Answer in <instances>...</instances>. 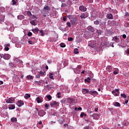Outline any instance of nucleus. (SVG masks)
I'll return each instance as SVG.
<instances>
[{"label":"nucleus","instance_id":"1","mask_svg":"<svg viewBox=\"0 0 129 129\" xmlns=\"http://www.w3.org/2000/svg\"><path fill=\"white\" fill-rule=\"evenodd\" d=\"M45 75H46V72L44 70H42V71H40L39 72V74L36 75L35 77L36 78H40L41 76H42L43 77H44V76H45Z\"/></svg>","mask_w":129,"mask_h":129},{"label":"nucleus","instance_id":"2","mask_svg":"<svg viewBox=\"0 0 129 129\" xmlns=\"http://www.w3.org/2000/svg\"><path fill=\"white\" fill-rule=\"evenodd\" d=\"M0 57L4 58L5 60H9L11 58V55L9 54H0Z\"/></svg>","mask_w":129,"mask_h":129},{"label":"nucleus","instance_id":"3","mask_svg":"<svg viewBox=\"0 0 129 129\" xmlns=\"http://www.w3.org/2000/svg\"><path fill=\"white\" fill-rule=\"evenodd\" d=\"M15 61H16L17 63H18V67H21V66L23 65V61L19 59L18 58H15Z\"/></svg>","mask_w":129,"mask_h":129},{"label":"nucleus","instance_id":"4","mask_svg":"<svg viewBox=\"0 0 129 129\" xmlns=\"http://www.w3.org/2000/svg\"><path fill=\"white\" fill-rule=\"evenodd\" d=\"M50 7L49 6H48L47 5H45L44 7H43V11L44 12V13H49V11H50Z\"/></svg>","mask_w":129,"mask_h":129},{"label":"nucleus","instance_id":"5","mask_svg":"<svg viewBox=\"0 0 129 129\" xmlns=\"http://www.w3.org/2000/svg\"><path fill=\"white\" fill-rule=\"evenodd\" d=\"M60 103L57 102L56 101H52L50 102V106L51 107H54V106H58Z\"/></svg>","mask_w":129,"mask_h":129},{"label":"nucleus","instance_id":"6","mask_svg":"<svg viewBox=\"0 0 129 129\" xmlns=\"http://www.w3.org/2000/svg\"><path fill=\"white\" fill-rule=\"evenodd\" d=\"M7 103H14L15 102L14 98H10L6 100Z\"/></svg>","mask_w":129,"mask_h":129},{"label":"nucleus","instance_id":"7","mask_svg":"<svg viewBox=\"0 0 129 129\" xmlns=\"http://www.w3.org/2000/svg\"><path fill=\"white\" fill-rule=\"evenodd\" d=\"M89 14L87 13H83L80 16L81 19H86V18H88Z\"/></svg>","mask_w":129,"mask_h":129},{"label":"nucleus","instance_id":"8","mask_svg":"<svg viewBox=\"0 0 129 129\" xmlns=\"http://www.w3.org/2000/svg\"><path fill=\"white\" fill-rule=\"evenodd\" d=\"M38 114L39 116H44V115L46 114V112H45V111L43 110H40L39 111H38Z\"/></svg>","mask_w":129,"mask_h":129},{"label":"nucleus","instance_id":"9","mask_svg":"<svg viewBox=\"0 0 129 129\" xmlns=\"http://www.w3.org/2000/svg\"><path fill=\"white\" fill-rule=\"evenodd\" d=\"M17 104L18 106H19V107H21V106H22V105H24V101L22 100L18 101Z\"/></svg>","mask_w":129,"mask_h":129},{"label":"nucleus","instance_id":"10","mask_svg":"<svg viewBox=\"0 0 129 129\" xmlns=\"http://www.w3.org/2000/svg\"><path fill=\"white\" fill-rule=\"evenodd\" d=\"M119 73V70L117 68H114L113 69V74L114 75H116Z\"/></svg>","mask_w":129,"mask_h":129},{"label":"nucleus","instance_id":"11","mask_svg":"<svg viewBox=\"0 0 129 129\" xmlns=\"http://www.w3.org/2000/svg\"><path fill=\"white\" fill-rule=\"evenodd\" d=\"M79 10L81 12H86L87 10V9L86 7H84V6H81L79 7Z\"/></svg>","mask_w":129,"mask_h":129},{"label":"nucleus","instance_id":"12","mask_svg":"<svg viewBox=\"0 0 129 129\" xmlns=\"http://www.w3.org/2000/svg\"><path fill=\"white\" fill-rule=\"evenodd\" d=\"M88 46L92 48H94L96 46V44L94 43L92 41H89Z\"/></svg>","mask_w":129,"mask_h":129},{"label":"nucleus","instance_id":"13","mask_svg":"<svg viewBox=\"0 0 129 129\" xmlns=\"http://www.w3.org/2000/svg\"><path fill=\"white\" fill-rule=\"evenodd\" d=\"M106 18L109 20H113V15L111 13H109L107 14Z\"/></svg>","mask_w":129,"mask_h":129},{"label":"nucleus","instance_id":"14","mask_svg":"<svg viewBox=\"0 0 129 129\" xmlns=\"http://www.w3.org/2000/svg\"><path fill=\"white\" fill-rule=\"evenodd\" d=\"M36 100L37 103H41V102H43V98L38 97L36 98Z\"/></svg>","mask_w":129,"mask_h":129},{"label":"nucleus","instance_id":"15","mask_svg":"<svg viewBox=\"0 0 129 129\" xmlns=\"http://www.w3.org/2000/svg\"><path fill=\"white\" fill-rule=\"evenodd\" d=\"M10 46H11V44H10V43L5 44L4 45L5 51H9V50H10V48H9V47H10Z\"/></svg>","mask_w":129,"mask_h":129},{"label":"nucleus","instance_id":"16","mask_svg":"<svg viewBox=\"0 0 129 129\" xmlns=\"http://www.w3.org/2000/svg\"><path fill=\"white\" fill-rule=\"evenodd\" d=\"M13 81L14 82H19L20 81V78L18 77V76L16 75L13 77Z\"/></svg>","mask_w":129,"mask_h":129},{"label":"nucleus","instance_id":"17","mask_svg":"<svg viewBox=\"0 0 129 129\" xmlns=\"http://www.w3.org/2000/svg\"><path fill=\"white\" fill-rule=\"evenodd\" d=\"M107 71L108 72H109V73H110V72H111V71H112V67L110 66H108L106 68Z\"/></svg>","mask_w":129,"mask_h":129},{"label":"nucleus","instance_id":"18","mask_svg":"<svg viewBox=\"0 0 129 129\" xmlns=\"http://www.w3.org/2000/svg\"><path fill=\"white\" fill-rule=\"evenodd\" d=\"M32 32H33V33L34 34H35L36 35H37V34H38V33H39V29L38 28H35L34 29L32 30Z\"/></svg>","mask_w":129,"mask_h":129},{"label":"nucleus","instance_id":"19","mask_svg":"<svg viewBox=\"0 0 129 129\" xmlns=\"http://www.w3.org/2000/svg\"><path fill=\"white\" fill-rule=\"evenodd\" d=\"M82 92L83 94H86V93H89V90H88L87 89H83L82 90Z\"/></svg>","mask_w":129,"mask_h":129},{"label":"nucleus","instance_id":"20","mask_svg":"<svg viewBox=\"0 0 129 129\" xmlns=\"http://www.w3.org/2000/svg\"><path fill=\"white\" fill-rule=\"evenodd\" d=\"M58 121L60 124H62L63 122H64L65 120H64V119H63L62 117H61L58 120Z\"/></svg>","mask_w":129,"mask_h":129},{"label":"nucleus","instance_id":"21","mask_svg":"<svg viewBox=\"0 0 129 129\" xmlns=\"http://www.w3.org/2000/svg\"><path fill=\"white\" fill-rule=\"evenodd\" d=\"M88 31H90V32H92V33H93L94 32V28H93V27H92L91 26H89L88 27Z\"/></svg>","mask_w":129,"mask_h":129},{"label":"nucleus","instance_id":"22","mask_svg":"<svg viewBox=\"0 0 129 129\" xmlns=\"http://www.w3.org/2000/svg\"><path fill=\"white\" fill-rule=\"evenodd\" d=\"M18 20H24L25 19V16L24 15H19L17 17Z\"/></svg>","mask_w":129,"mask_h":129},{"label":"nucleus","instance_id":"23","mask_svg":"<svg viewBox=\"0 0 129 129\" xmlns=\"http://www.w3.org/2000/svg\"><path fill=\"white\" fill-rule=\"evenodd\" d=\"M113 105L114 106H117V107H119L120 106V104H119V103L117 102H114L113 103Z\"/></svg>","mask_w":129,"mask_h":129},{"label":"nucleus","instance_id":"24","mask_svg":"<svg viewBox=\"0 0 129 129\" xmlns=\"http://www.w3.org/2000/svg\"><path fill=\"white\" fill-rule=\"evenodd\" d=\"M9 109H15V108H16V107L15 106V105L11 104L9 105Z\"/></svg>","mask_w":129,"mask_h":129},{"label":"nucleus","instance_id":"25","mask_svg":"<svg viewBox=\"0 0 129 129\" xmlns=\"http://www.w3.org/2000/svg\"><path fill=\"white\" fill-rule=\"evenodd\" d=\"M30 97H31V95H30V94H26L24 95V98L25 99H28V98H30Z\"/></svg>","mask_w":129,"mask_h":129},{"label":"nucleus","instance_id":"26","mask_svg":"<svg viewBox=\"0 0 129 129\" xmlns=\"http://www.w3.org/2000/svg\"><path fill=\"white\" fill-rule=\"evenodd\" d=\"M30 24H31L33 26H37L36 23L34 20L30 21Z\"/></svg>","mask_w":129,"mask_h":129},{"label":"nucleus","instance_id":"27","mask_svg":"<svg viewBox=\"0 0 129 129\" xmlns=\"http://www.w3.org/2000/svg\"><path fill=\"white\" fill-rule=\"evenodd\" d=\"M49 76L50 79H52V80H54V78L53 77V73H49Z\"/></svg>","mask_w":129,"mask_h":129},{"label":"nucleus","instance_id":"28","mask_svg":"<svg viewBox=\"0 0 129 129\" xmlns=\"http://www.w3.org/2000/svg\"><path fill=\"white\" fill-rule=\"evenodd\" d=\"M112 94H113V95H114V96H118V95H119V94H117V93H116V92H115V91H112Z\"/></svg>","mask_w":129,"mask_h":129},{"label":"nucleus","instance_id":"29","mask_svg":"<svg viewBox=\"0 0 129 129\" xmlns=\"http://www.w3.org/2000/svg\"><path fill=\"white\" fill-rule=\"evenodd\" d=\"M37 41H32V40H29L28 41V43L29 44H30V45H34V44H35V43H36Z\"/></svg>","mask_w":129,"mask_h":129},{"label":"nucleus","instance_id":"30","mask_svg":"<svg viewBox=\"0 0 129 129\" xmlns=\"http://www.w3.org/2000/svg\"><path fill=\"white\" fill-rule=\"evenodd\" d=\"M11 121L12 122H17V118L13 117L11 118Z\"/></svg>","mask_w":129,"mask_h":129},{"label":"nucleus","instance_id":"31","mask_svg":"<svg viewBox=\"0 0 129 129\" xmlns=\"http://www.w3.org/2000/svg\"><path fill=\"white\" fill-rule=\"evenodd\" d=\"M27 79H28V80H32V79H33V77L31 75H28L27 76Z\"/></svg>","mask_w":129,"mask_h":129},{"label":"nucleus","instance_id":"32","mask_svg":"<svg viewBox=\"0 0 129 129\" xmlns=\"http://www.w3.org/2000/svg\"><path fill=\"white\" fill-rule=\"evenodd\" d=\"M74 52L75 54H78L79 53V50L78 48H75Z\"/></svg>","mask_w":129,"mask_h":129},{"label":"nucleus","instance_id":"33","mask_svg":"<svg viewBox=\"0 0 129 129\" xmlns=\"http://www.w3.org/2000/svg\"><path fill=\"white\" fill-rule=\"evenodd\" d=\"M90 78L88 77L87 79H85V82H88V83H90Z\"/></svg>","mask_w":129,"mask_h":129},{"label":"nucleus","instance_id":"34","mask_svg":"<svg viewBox=\"0 0 129 129\" xmlns=\"http://www.w3.org/2000/svg\"><path fill=\"white\" fill-rule=\"evenodd\" d=\"M60 46L61 48H65V47H66V44L64 43H60Z\"/></svg>","mask_w":129,"mask_h":129},{"label":"nucleus","instance_id":"35","mask_svg":"<svg viewBox=\"0 0 129 129\" xmlns=\"http://www.w3.org/2000/svg\"><path fill=\"white\" fill-rule=\"evenodd\" d=\"M113 40L116 43V42H117V40H118V38H117V37L115 36L113 37Z\"/></svg>","mask_w":129,"mask_h":129},{"label":"nucleus","instance_id":"36","mask_svg":"<svg viewBox=\"0 0 129 129\" xmlns=\"http://www.w3.org/2000/svg\"><path fill=\"white\" fill-rule=\"evenodd\" d=\"M46 97L48 100H51L52 99V96L50 95L46 96Z\"/></svg>","mask_w":129,"mask_h":129},{"label":"nucleus","instance_id":"37","mask_svg":"<svg viewBox=\"0 0 129 129\" xmlns=\"http://www.w3.org/2000/svg\"><path fill=\"white\" fill-rule=\"evenodd\" d=\"M68 102H69V103H72V102L73 101V99L72 98H69L67 99Z\"/></svg>","mask_w":129,"mask_h":129},{"label":"nucleus","instance_id":"38","mask_svg":"<svg viewBox=\"0 0 129 129\" xmlns=\"http://www.w3.org/2000/svg\"><path fill=\"white\" fill-rule=\"evenodd\" d=\"M71 23L72 25H75V23H76V20H71Z\"/></svg>","mask_w":129,"mask_h":129},{"label":"nucleus","instance_id":"39","mask_svg":"<svg viewBox=\"0 0 129 129\" xmlns=\"http://www.w3.org/2000/svg\"><path fill=\"white\" fill-rule=\"evenodd\" d=\"M86 114L84 113V112H82L81 114H80V116L81 117H83V116H86Z\"/></svg>","mask_w":129,"mask_h":129},{"label":"nucleus","instance_id":"40","mask_svg":"<svg viewBox=\"0 0 129 129\" xmlns=\"http://www.w3.org/2000/svg\"><path fill=\"white\" fill-rule=\"evenodd\" d=\"M94 25H99V21L96 20L94 21Z\"/></svg>","mask_w":129,"mask_h":129},{"label":"nucleus","instance_id":"41","mask_svg":"<svg viewBox=\"0 0 129 129\" xmlns=\"http://www.w3.org/2000/svg\"><path fill=\"white\" fill-rule=\"evenodd\" d=\"M94 96V95H98V93L96 91H93V95Z\"/></svg>","mask_w":129,"mask_h":129},{"label":"nucleus","instance_id":"42","mask_svg":"<svg viewBox=\"0 0 129 129\" xmlns=\"http://www.w3.org/2000/svg\"><path fill=\"white\" fill-rule=\"evenodd\" d=\"M120 96L121 97H123V98H126V95H125V94H121Z\"/></svg>","mask_w":129,"mask_h":129},{"label":"nucleus","instance_id":"43","mask_svg":"<svg viewBox=\"0 0 129 129\" xmlns=\"http://www.w3.org/2000/svg\"><path fill=\"white\" fill-rule=\"evenodd\" d=\"M39 32L41 33V36L42 37H44V32L43 31V30H40Z\"/></svg>","mask_w":129,"mask_h":129},{"label":"nucleus","instance_id":"44","mask_svg":"<svg viewBox=\"0 0 129 129\" xmlns=\"http://www.w3.org/2000/svg\"><path fill=\"white\" fill-rule=\"evenodd\" d=\"M68 18L70 19V20H72V19H73V16L72 15H69L68 16Z\"/></svg>","mask_w":129,"mask_h":129},{"label":"nucleus","instance_id":"45","mask_svg":"<svg viewBox=\"0 0 129 129\" xmlns=\"http://www.w3.org/2000/svg\"><path fill=\"white\" fill-rule=\"evenodd\" d=\"M75 110H82V108H81V107H80L79 108H77L76 107L75 108Z\"/></svg>","mask_w":129,"mask_h":129},{"label":"nucleus","instance_id":"46","mask_svg":"<svg viewBox=\"0 0 129 129\" xmlns=\"http://www.w3.org/2000/svg\"><path fill=\"white\" fill-rule=\"evenodd\" d=\"M45 107L46 109H49V105H48L47 103L45 104Z\"/></svg>","mask_w":129,"mask_h":129},{"label":"nucleus","instance_id":"47","mask_svg":"<svg viewBox=\"0 0 129 129\" xmlns=\"http://www.w3.org/2000/svg\"><path fill=\"white\" fill-rule=\"evenodd\" d=\"M12 5L13 6H15V5H17V2L15 0H12Z\"/></svg>","mask_w":129,"mask_h":129},{"label":"nucleus","instance_id":"48","mask_svg":"<svg viewBox=\"0 0 129 129\" xmlns=\"http://www.w3.org/2000/svg\"><path fill=\"white\" fill-rule=\"evenodd\" d=\"M35 83L37 85H41V82L40 81H36Z\"/></svg>","mask_w":129,"mask_h":129},{"label":"nucleus","instance_id":"49","mask_svg":"<svg viewBox=\"0 0 129 129\" xmlns=\"http://www.w3.org/2000/svg\"><path fill=\"white\" fill-rule=\"evenodd\" d=\"M67 25L69 28L71 27V23H70V22H67Z\"/></svg>","mask_w":129,"mask_h":129},{"label":"nucleus","instance_id":"50","mask_svg":"<svg viewBox=\"0 0 129 129\" xmlns=\"http://www.w3.org/2000/svg\"><path fill=\"white\" fill-rule=\"evenodd\" d=\"M68 41H73V38H72V37H69L68 38Z\"/></svg>","mask_w":129,"mask_h":129},{"label":"nucleus","instance_id":"51","mask_svg":"<svg viewBox=\"0 0 129 129\" xmlns=\"http://www.w3.org/2000/svg\"><path fill=\"white\" fill-rule=\"evenodd\" d=\"M89 94H91V95H93V91H89Z\"/></svg>","mask_w":129,"mask_h":129},{"label":"nucleus","instance_id":"52","mask_svg":"<svg viewBox=\"0 0 129 129\" xmlns=\"http://www.w3.org/2000/svg\"><path fill=\"white\" fill-rule=\"evenodd\" d=\"M32 32H28V36L29 37H30V36H32Z\"/></svg>","mask_w":129,"mask_h":129},{"label":"nucleus","instance_id":"53","mask_svg":"<svg viewBox=\"0 0 129 129\" xmlns=\"http://www.w3.org/2000/svg\"><path fill=\"white\" fill-rule=\"evenodd\" d=\"M61 7L63 8H65V7H66V4L65 3L62 4Z\"/></svg>","mask_w":129,"mask_h":129},{"label":"nucleus","instance_id":"54","mask_svg":"<svg viewBox=\"0 0 129 129\" xmlns=\"http://www.w3.org/2000/svg\"><path fill=\"white\" fill-rule=\"evenodd\" d=\"M57 94L58 98H60V97H61V96H60V92H58Z\"/></svg>","mask_w":129,"mask_h":129},{"label":"nucleus","instance_id":"55","mask_svg":"<svg viewBox=\"0 0 129 129\" xmlns=\"http://www.w3.org/2000/svg\"><path fill=\"white\" fill-rule=\"evenodd\" d=\"M27 14L29 16V17H31V16H32V13H31V12H27Z\"/></svg>","mask_w":129,"mask_h":129},{"label":"nucleus","instance_id":"56","mask_svg":"<svg viewBox=\"0 0 129 129\" xmlns=\"http://www.w3.org/2000/svg\"><path fill=\"white\" fill-rule=\"evenodd\" d=\"M84 129H90V127L89 126H87L84 127Z\"/></svg>","mask_w":129,"mask_h":129},{"label":"nucleus","instance_id":"57","mask_svg":"<svg viewBox=\"0 0 129 129\" xmlns=\"http://www.w3.org/2000/svg\"><path fill=\"white\" fill-rule=\"evenodd\" d=\"M122 38H123V39H125L126 38V35L125 34H123Z\"/></svg>","mask_w":129,"mask_h":129},{"label":"nucleus","instance_id":"58","mask_svg":"<svg viewBox=\"0 0 129 129\" xmlns=\"http://www.w3.org/2000/svg\"><path fill=\"white\" fill-rule=\"evenodd\" d=\"M9 64L10 66H11V67H14V64L13 63H9Z\"/></svg>","mask_w":129,"mask_h":129},{"label":"nucleus","instance_id":"59","mask_svg":"<svg viewBox=\"0 0 129 129\" xmlns=\"http://www.w3.org/2000/svg\"><path fill=\"white\" fill-rule=\"evenodd\" d=\"M63 126H64V127H68V124H64V125H63Z\"/></svg>","mask_w":129,"mask_h":129},{"label":"nucleus","instance_id":"60","mask_svg":"<svg viewBox=\"0 0 129 129\" xmlns=\"http://www.w3.org/2000/svg\"><path fill=\"white\" fill-rule=\"evenodd\" d=\"M115 92H117L118 93L119 92V90L118 89H115Z\"/></svg>","mask_w":129,"mask_h":129},{"label":"nucleus","instance_id":"61","mask_svg":"<svg viewBox=\"0 0 129 129\" xmlns=\"http://www.w3.org/2000/svg\"><path fill=\"white\" fill-rule=\"evenodd\" d=\"M2 84H4V82L3 81H0V85H2Z\"/></svg>","mask_w":129,"mask_h":129},{"label":"nucleus","instance_id":"62","mask_svg":"<svg viewBox=\"0 0 129 129\" xmlns=\"http://www.w3.org/2000/svg\"><path fill=\"white\" fill-rule=\"evenodd\" d=\"M63 21H66V17H63Z\"/></svg>","mask_w":129,"mask_h":129},{"label":"nucleus","instance_id":"63","mask_svg":"<svg viewBox=\"0 0 129 129\" xmlns=\"http://www.w3.org/2000/svg\"><path fill=\"white\" fill-rule=\"evenodd\" d=\"M103 129H109V128L107 127H104L103 128Z\"/></svg>","mask_w":129,"mask_h":129},{"label":"nucleus","instance_id":"64","mask_svg":"<svg viewBox=\"0 0 129 129\" xmlns=\"http://www.w3.org/2000/svg\"><path fill=\"white\" fill-rule=\"evenodd\" d=\"M126 53L127 54H128V55H129V48L127 50Z\"/></svg>","mask_w":129,"mask_h":129}]
</instances>
